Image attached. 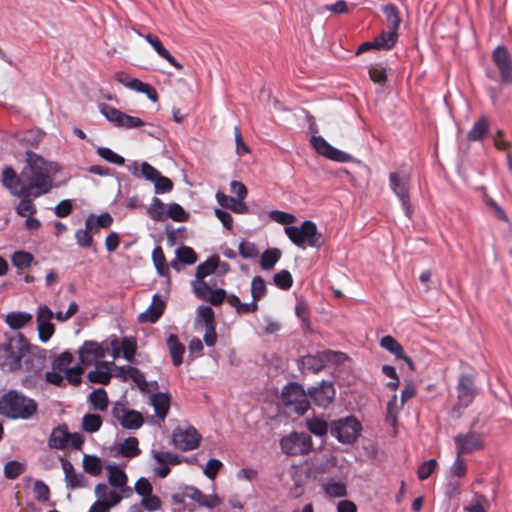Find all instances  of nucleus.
I'll return each instance as SVG.
<instances>
[{
  "mask_svg": "<svg viewBox=\"0 0 512 512\" xmlns=\"http://www.w3.org/2000/svg\"><path fill=\"white\" fill-rule=\"evenodd\" d=\"M59 172L58 164L42 156L26 151L25 165L20 174L10 166L2 171V185L12 196L41 197L53 188L54 175Z\"/></svg>",
  "mask_w": 512,
  "mask_h": 512,
  "instance_id": "obj_1",
  "label": "nucleus"
},
{
  "mask_svg": "<svg viewBox=\"0 0 512 512\" xmlns=\"http://www.w3.org/2000/svg\"><path fill=\"white\" fill-rule=\"evenodd\" d=\"M38 411V403L16 389H9L0 396V415L8 419H32Z\"/></svg>",
  "mask_w": 512,
  "mask_h": 512,
  "instance_id": "obj_2",
  "label": "nucleus"
},
{
  "mask_svg": "<svg viewBox=\"0 0 512 512\" xmlns=\"http://www.w3.org/2000/svg\"><path fill=\"white\" fill-rule=\"evenodd\" d=\"M29 343L21 333L6 335L0 342V370L13 373L22 368V360L28 352Z\"/></svg>",
  "mask_w": 512,
  "mask_h": 512,
  "instance_id": "obj_3",
  "label": "nucleus"
},
{
  "mask_svg": "<svg viewBox=\"0 0 512 512\" xmlns=\"http://www.w3.org/2000/svg\"><path fill=\"white\" fill-rule=\"evenodd\" d=\"M25 375L21 380V385L27 389L35 388L42 380L43 370L45 368L46 357L42 350L29 345L28 352L23 357Z\"/></svg>",
  "mask_w": 512,
  "mask_h": 512,
  "instance_id": "obj_4",
  "label": "nucleus"
},
{
  "mask_svg": "<svg viewBox=\"0 0 512 512\" xmlns=\"http://www.w3.org/2000/svg\"><path fill=\"white\" fill-rule=\"evenodd\" d=\"M284 230L291 242L300 248H319L324 243L323 235L310 220L304 221L300 226H286Z\"/></svg>",
  "mask_w": 512,
  "mask_h": 512,
  "instance_id": "obj_5",
  "label": "nucleus"
},
{
  "mask_svg": "<svg viewBox=\"0 0 512 512\" xmlns=\"http://www.w3.org/2000/svg\"><path fill=\"white\" fill-rule=\"evenodd\" d=\"M361 423L353 416L344 417L330 424V433L340 443L351 444L360 435Z\"/></svg>",
  "mask_w": 512,
  "mask_h": 512,
  "instance_id": "obj_6",
  "label": "nucleus"
},
{
  "mask_svg": "<svg viewBox=\"0 0 512 512\" xmlns=\"http://www.w3.org/2000/svg\"><path fill=\"white\" fill-rule=\"evenodd\" d=\"M312 438L309 434L292 432L280 440V447L288 456L308 454L312 450Z\"/></svg>",
  "mask_w": 512,
  "mask_h": 512,
  "instance_id": "obj_7",
  "label": "nucleus"
},
{
  "mask_svg": "<svg viewBox=\"0 0 512 512\" xmlns=\"http://www.w3.org/2000/svg\"><path fill=\"white\" fill-rule=\"evenodd\" d=\"M308 391L305 392L302 385L290 383L284 387L282 399L286 405H293L298 414H304L310 407Z\"/></svg>",
  "mask_w": 512,
  "mask_h": 512,
  "instance_id": "obj_8",
  "label": "nucleus"
},
{
  "mask_svg": "<svg viewBox=\"0 0 512 512\" xmlns=\"http://www.w3.org/2000/svg\"><path fill=\"white\" fill-rule=\"evenodd\" d=\"M201 435L192 426L177 427L172 433V443L181 451H190L198 448Z\"/></svg>",
  "mask_w": 512,
  "mask_h": 512,
  "instance_id": "obj_9",
  "label": "nucleus"
},
{
  "mask_svg": "<svg viewBox=\"0 0 512 512\" xmlns=\"http://www.w3.org/2000/svg\"><path fill=\"white\" fill-rule=\"evenodd\" d=\"M389 184L393 193L400 200L406 216L410 217L409 177L404 173L392 172L389 175Z\"/></svg>",
  "mask_w": 512,
  "mask_h": 512,
  "instance_id": "obj_10",
  "label": "nucleus"
},
{
  "mask_svg": "<svg viewBox=\"0 0 512 512\" xmlns=\"http://www.w3.org/2000/svg\"><path fill=\"white\" fill-rule=\"evenodd\" d=\"M456 389L458 402L453 408L454 411L464 409L473 402L477 394L474 377L470 374H461Z\"/></svg>",
  "mask_w": 512,
  "mask_h": 512,
  "instance_id": "obj_11",
  "label": "nucleus"
},
{
  "mask_svg": "<svg viewBox=\"0 0 512 512\" xmlns=\"http://www.w3.org/2000/svg\"><path fill=\"white\" fill-rule=\"evenodd\" d=\"M456 454H470L484 448L483 434L470 430L465 434H458L454 437Z\"/></svg>",
  "mask_w": 512,
  "mask_h": 512,
  "instance_id": "obj_12",
  "label": "nucleus"
},
{
  "mask_svg": "<svg viewBox=\"0 0 512 512\" xmlns=\"http://www.w3.org/2000/svg\"><path fill=\"white\" fill-rule=\"evenodd\" d=\"M311 145L320 155L339 163H347L353 160V156L329 144L322 136H313Z\"/></svg>",
  "mask_w": 512,
  "mask_h": 512,
  "instance_id": "obj_13",
  "label": "nucleus"
},
{
  "mask_svg": "<svg viewBox=\"0 0 512 512\" xmlns=\"http://www.w3.org/2000/svg\"><path fill=\"white\" fill-rule=\"evenodd\" d=\"M112 416L119 424L129 430L139 429L143 425V416L136 410H128L124 405L116 403L112 408Z\"/></svg>",
  "mask_w": 512,
  "mask_h": 512,
  "instance_id": "obj_14",
  "label": "nucleus"
},
{
  "mask_svg": "<svg viewBox=\"0 0 512 512\" xmlns=\"http://www.w3.org/2000/svg\"><path fill=\"white\" fill-rule=\"evenodd\" d=\"M155 461L153 472L160 478H165L170 473V466L179 465L182 461L181 458L169 451H155L151 452Z\"/></svg>",
  "mask_w": 512,
  "mask_h": 512,
  "instance_id": "obj_15",
  "label": "nucleus"
},
{
  "mask_svg": "<svg viewBox=\"0 0 512 512\" xmlns=\"http://www.w3.org/2000/svg\"><path fill=\"white\" fill-rule=\"evenodd\" d=\"M107 350L98 342L85 341L78 350L79 360L84 366L97 365L106 356Z\"/></svg>",
  "mask_w": 512,
  "mask_h": 512,
  "instance_id": "obj_16",
  "label": "nucleus"
},
{
  "mask_svg": "<svg viewBox=\"0 0 512 512\" xmlns=\"http://www.w3.org/2000/svg\"><path fill=\"white\" fill-rule=\"evenodd\" d=\"M493 61L501 74L503 84L512 83V62L505 46H497L493 51Z\"/></svg>",
  "mask_w": 512,
  "mask_h": 512,
  "instance_id": "obj_17",
  "label": "nucleus"
},
{
  "mask_svg": "<svg viewBox=\"0 0 512 512\" xmlns=\"http://www.w3.org/2000/svg\"><path fill=\"white\" fill-rule=\"evenodd\" d=\"M54 313L52 310L44 305L40 306L37 310L36 320H37V330L39 339L42 342H47L55 332L54 324L51 322Z\"/></svg>",
  "mask_w": 512,
  "mask_h": 512,
  "instance_id": "obj_18",
  "label": "nucleus"
},
{
  "mask_svg": "<svg viewBox=\"0 0 512 512\" xmlns=\"http://www.w3.org/2000/svg\"><path fill=\"white\" fill-rule=\"evenodd\" d=\"M308 395L315 405L327 407L335 397V388L332 382L322 381L317 386L309 388Z\"/></svg>",
  "mask_w": 512,
  "mask_h": 512,
  "instance_id": "obj_19",
  "label": "nucleus"
},
{
  "mask_svg": "<svg viewBox=\"0 0 512 512\" xmlns=\"http://www.w3.org/2000/svg\"><path fill=\"white\" fill-rule=\"evenodd\" d=\"M106 470L108 472L109 484L119 490L118 492L122 498L129 496L132 493V489L127 486L128 477L125 471L115 464L107 465Z\"/></svg>",
  "mask_w": 512,
  "mask_h": 512,
  "instance_id": "obj_20",
  "label": "nucleus"
},
{
  "mask_svg": "<svg viewBox=\"0 0 512 512\" xmlns=\"http://www.w3.org/2000/svg\"><path fill=\"white\" fill-rule=\"evenodd\" d=\"M184 496L197 502L200 506L210 509L221 504V500L216 494L206 495L194 486H185Z\"/></svg>",
  "mask_w": 512,
  "mask_h": 512,
  "instance_id": "obj_21",
  "label": "nucleus"
},
{
  "mask_svg": "<svg viewBox=\"0 0 512 512\" xmlns=\"http://www.w3.org/2000/svg\"><path fill=\"white\" fill-rule=\"evenodd\" d=\"M337 355V353L331 351L319 355H306L301 358L300 365L304 371L316 373L324 368L325 362L329 361L331 356Z\"/></svg>",
  "mask_w": 512,
  "mask_h": 512,
  "instance_id": "obj_22",
  "label": "nucleus"
},
{
  "mask_svg": "<svg viewBox=\"0 0 512 512\" xmlns=\"http://www.w3.org/2000/svg\"><path fill=\"white\" fill-rule=\"evenodd\" d=\"M380 346L393 354L397 359L404 360L411 370H414V363L410 357H408L403 346L392 336H384L380 341Z\"/></svg>",
  "mask_w": 512,
  "mask_h": 512,
  "instance_id": "obj_23",
  "label": "nucleus"
},
{
  "mask_svg": "<svg viewBox=\"0 0 512 512\" xmlns=\"http://www.w3.org/2000/svg\"><path fill=\"white\" fill-rule=\"evenodd\" d=\"M61 465L68 489L80 488L86 485L85 477L82 474L76 473L73 464L69 460L61 458Z\"/></svg>",
  "mask_w": 512,
  "mask_h": 512,
  "instance_id": "obj_24",
  "label": "nucleus"
},
{
  "mask_svg": "<svg viewBox=\"0 0 512 512\" xmlns=\"http://www.w3.org/2000/svg\"><path fill=\"white\" fill-rule=\"evenodd\" d=\"M165 302L155 294L151 305L139 315L140 322L155 323L163 314Z\"/></svg>",
  "mask_w": 512,
  "mask_h": 512,
  "instance_id": "obj_25",
  "label": "nucleus"
},
{
  "mask_svg": "<svg viewBox=\"0 0 512 512\" xmlns=\"http://www.w3.org/2000/svg\"><path fill=\"white\" fill-rule=\"evenodd\" d=\"M216 199L221 207L230 209L234 213L246 214L249 211L247 205L240 198H234L222 192H217Z\"/></svg>",
  "mask_w": 512,
  "mask_h": 512,
  "instance_id": "obj_26",
  "label": "nucleus"
},
{
  "mask_svg": "<svg viewBox=\"0 0 512 512\" xmlns=\"http://www.w3.org/2000/svg\"><path fill=\"white\" fill-rule=\"evenodd\" d=\"M70 433L67 425H59L55 427L48 439V446L53 449L63 450L68 446V437Z\"/></svg>",
  "mask_w": 512,
  "mask_h": 512,
  "instance_id": "obj_27",
  "label": "nucleus"
},
{
  "mask_svg": "<svg viewBox=\"0 0 512 512\" xmlns=\"http://www.w3.org/2000/svg\"><path fill=\"white\" fill-rule=\"evenodd\" d=\"M197 261V254L188 246H181L176 250V260L171 261V267L177 272L182 269V264L192 265Z\"/></svg>",
  "mask_w": 512,
  "mask_h": 512,
  "instance_id": "obj_28",
  "label": "nucleus"
},
{
  "mask_svg": "<svg viewBox=\"0 0 512 512\" xmlns=\"http://www.w3.org/2000/svg\"><path fill=\"white\" fill-rule=\"evenodd\" d=\"M150 404L153 406L156 416L164 421L170 407V396L167 393H155L150 397Z\"/></svg>",
  "mask_w": 512,
  "mask_h": 512,
  "instance_id": "obj_29",
  "label": "nucleus"
},
{
  "mask_svg": "<svg viewBox=\"0 0 512 512\" xmlns=\"http://www.w3.org/2000/svg\"><path fill=\"white\" fill-rule=\"evenodd\" d=\"M166 343L172 358L173 365L176 367L180 366L183 362L185 346L179 341L178 336L175 334H170L166 339Z\"/></svg>",
  "mask_w": 512,
  "mask_h": 512,
  "instance_id": "obj_30",
  "label": "nucleus"
},
{
  "mask_svg": "<svg viewBox=\"0 0 512 512\" xmlns=\"http://www.w3.org/2000/svg\"><path fill=\"white\" fill-rule=\"evenodd\" d=\"M109 366L110 363L108 362L97 364L96 368L88 373V380L92 383L108 384L112 376Z\"/></svg>",
  "mask_w": 512,
  "mask_h": 512,
  "instance_id": "obj_31",
  "label": "nucleus"
},
{
  "mask_svg": "<svg viewBox=\"0 0 512 512\" xmlns=\"http://www.w3.org/2000/svg\"><path fill=\"white\" fill-rule=\"evenodd\" d=\"M382 12L388 23V29L398 32L402 22L398 8L390 3L383 6Z\"/></svg>",
  "mask_w": 512,
  "mask_h": 512,
  "instance_id": "obj_32",
  "label": "nucleus"
},
{
  "mask_svg": "<svg viewBox=\"0 0 512 512\" xmlns=\"http://www.w3.org/2000/svg\"><path fill=\"white\" fill-rule=\"evenodd\" d=\"M489 121L486 117H481L477 120L472 128L467 133L469 141H481L488 133Z\"/></svg>",
  "mask_w": 512,
  "mask_h": 512,
  "instance_id": "obj_33",
  "label": "nucleus"
},
{
  "mask_svg": "<svg viewBox=\"0 0 512 512\" xmlns=\"http://www.w3.org/2000/svg\"><path fill=\"white\" fill-rule=\"evenodd\" d=\"M398 33L393 30L383 31L378 37L374 39V48L380 50H389L397 42Z\"/></svg>",
  "mask_w": 512,
  "mask_h": 512,
  "instance_id": "obj_34",
  "label": "nucleus"
},
{
  "mask_svg": "<svg viewBox=\"0 0 512 512\" xmlns=\"http://www.w3.org/2000/svg\"><path fill=\"white\" fill-rule=\"evenodd\" d=\"M138 445L139 442L136 437H128L119 446L117 454L125 458H134L138 456L141 452Z\"/></svg>",
  "mask_w": 512,
  "mask_h": 512,
  "instance_id": "obj_35",
  "label": "nucleus"
},
{
  "mask_svg": "<svg viewBox=\"0 0 512 512\" xmlns=\"http://www.w3.org/2000/svg\"><path fill=\"white\" fill-rule=\"evenodd\" d=\"M31 319L32 315L27 312H10L6 315L7 325L14 330L21 329L30 322Z\"/></svg>",
  "mask_w": 512,
  "mask_h": 512,
  "instance_id": "obj_36",
  "label": "nucleus"
},
{
  "mask_svg": "<svg viewBox=\"0 0 512 512\" xmlns=\"http://www.w3.org/2000/svg\"><path fill=\"white\" fill-rule=\"evenodd\" d=\"M89 402L94 410L105 411L108 407V396L104 389L93 390L89 395Z\"/></svg>",
  "mask_w": 512,
  "mask_h": 512,
  "instance_id": "obj_37",
  "label": "nucleus"
},
{
  "mask_svg": "<svg viewBox=\"0 0 512 512\" xmlns=\"http://www.w3.org/2000/svg\"><path fill=\"white\" fill-rule=\"evenodd\" d=\"M20 202L15 207L16 213L21 217H29L37 212L32 196H16Z\"/></svg>",
  "mask_w": 512,
  "mask_h": 512,
  "instance_id": "obj_38",
  "label": "nucleus"
},
{
  "mask_svg": "<svg viewBox=\"0 0 512 512\" xmlns=\"http://www.w3.org/2000/svg\"><path fill=\"white\" fill-rule=\"evenodd\" d=\"M218 268V256H212L196 268V279H204L206 276L213 274Z\"/></svg>",
  "mask_w": 512,
  "mask_h": 512,
  "instance_id": "obj_39",
  "label": "nucleus"
},
{
  "mask_svg": "<svg viewBox=\"0 0 512 512\" xmlns=\"http://www.w3.org/2000/svg\"><path fill=\"white\" fill-rule=\"evenodd\" d=\"M281 257V251L277 248L265 250L260 258V266L263 270H271Z\"/></svg>",
  "mask_w": 512,
  "mask_h": 512,
  "instance_id": "obj_40",
  "label": "nucleus"
},
{
  "mask_svg": "<svg viewBox=\"0 0 512 512\" xmlns=\"http://www.w3.org/2000/svg\"><path fill=\"white\" fill-rule=\"evenodd\" d=\"M306 427L312 434L318 437L325 436L330 428L327 422L319 417L307 419Z\"/></svg>",
  "mask_w": 512,
  "mask_h": 512,
  "instance_id": "obj_41",
  "label": "nucleus"
},
{
  "mask_svg": "<svg viewBox=\"0 0 512 512\" xmlns=\"http://www.w3.org/2000/svg\"><path fill=\"white\" fill-rule=\"evenodd\" d=\"M81 426L85 432L95 433L102 426V418L98 414L86 413L82 418Z\"/></svg>",
  "mask_w": 512,
  "mask_h": 512,
  "instance_id": "obj_42",
  "label": "nucleus"
},
{
  "mask_svg": "<svg viewBox=\"0 0 512 512\" xmlns=\"http://www.w3.org/2000/svg\"><path fill=\"white\" fill-rule=\"evenodd\" d=\"M112 501H105V500H97L95 501L90 509L89 512H109V510L119 504L122 500V496L119 493H113L111 494Z\"/></svg>",
  "mask_w": 512,
  "mask_h": 512,
  "instance_id": "obj_43",
  "label": "nucleus"
},
{
  "mask_svg": "<svg viewBox=\"0 0 512 512\" xmlns=\"http://www.w3.org/2000/svg\"><path fill=\"white\" fill-rule=\"evenodd\" d=\"M156 53L166 61H168L172 66H174L177 70H182L183 65L178 62L175 57H173L170 52L162 45L160 39L157 37L154 42L150 44Z\"/></svg>",
  "mask_w": 512,
  "mask_h": 512,
  "instance_id": "obj_44",
  "label": "nucleus"
},
{
  "mask_svg": "<svg viewBox=\"0 0 512 512\" xmlns=\"http://www.w3.org/2000/svg\"><path fill=\"white\" fill-rule=\"evenodd\" d=\"M152 260L158 274L166 276L169 273V269L166 265V258L160 246H156L153 249Z\"/></svg>",
  "mask_w": 512,
  "mask_h": 512,
  "instance_id": "obj_45",
  "label": "nucleus"
},
{
  "mask_svg": "<svg viewBox=\"0 0 512 512\" xmlns=\"http://www.w3.org/2000/svg\"><path fill=\"white\" fill-rule=\"evenodd\" d=\"M83 468L87 473L97 476L102 472L103 467L100 458L93 455H85L83 457Z\"/></svg>",
  "mask_w": 512,
  "mask_h": 512,
  "instance_id": "obj_46",
  "label": "nucleus"
},
{
  "mask_svg": "<svg viewBox=\"0 0 512 512\" xmlns=\"http://www.w3.org/2000/svg\"><path fill=\"white\" fill-rule=\"evenodd\" d=\"M171 218L174 221L186 222L189 218V214L183 209V207L177 203H171L168 205L167 211L165 212V220Z\"/></svg>",
  "mask_w": 512,
  "mask_h": 512,
  "instance_id": "obj_47",
  "label": "nucleus"
},
{
  "mask_svg": "<svg viewBox=\"0 0 512 512\" xmlns=\"http://www.w3.org/2000/svg\"><path fill=\"white\" fill-rule=\"evenodd\" d=\"M147 213L153 220L164 221L165 211L163 202L159 198L154 197L151 204L149 205Z\"/></svg>",
  "mask_w": 512,
  "mask_h": 512,
  "instance_id": "obj_48",
  "label": "nucleus"
},
{
  "mask_svg": "<svg viewBox=\"0 0 512 512\" xmlns=\"http://www.w3.org/2000/svg\"><path fill=\"white\" fill-rule=\"evenodd\" d=\"M100 111L109 122L119 127L124 112L107 104L100 105Z\"/></svg>",
  "mask_w": 512,
  "mask_h": 512,
  "instance_id": "obj_49",
  "label": "nucleus"
},
{
  "mask_svg": "<svg viewBox=\"0 0 512 512\" xmlns=\"http://www.w3.org/2000/svg\"><path fill=\"white\" fill-rule=\"evenodd\" d=\"M25 470V465L16 460L8 461L4 466V476L9 480L16 479Z\"/></svg>",
  "mask_w": 512,
  "mask_h": 512,
  "instance_id": "obj_50",
  "label": "nucleus"
},
{
  "mask_svg": "<svg viewBox=\"0 0 512 512\" xmlns=\"http://www.w3.org/2000/svg\"><path fill=\"white\" fill-rule=\"evenodd\" d=\"M267 292L266 283L261 276L253 277L251 281V296L253 300H261Z\"/></svg>",
  "mask_w": 512,
  "mask_h": 512,
  "instance_id": "obj_51",
  "label": "nucleus"
},
{
  "mask_svg": "<svg viewBox=\"0 0 512 512\" xmlns=\"http://www.w3.org/2000/svg\"><path fill=\"white\" fill-rule=\"evenodd\" d=\"M73 361V355L68 352L64 351L60 355H58L52 362V368L54 370H58L59 372H66L69 368V365Z\"/></svg>",
  "mask_w": 512,
  "mask_h": 512,
  "instance_id": "obj_52",
  "label": "nucleus"
},
{
  "mask_svg": "<svg viewBox=\"0 0 512 512\" xmlns=\"http://www.w3.org/2000/svg\"><path fill=\"white\" fill-rule=\"evenodd\" d=\"M33 255L26 251H16L13 253L11 261L19 269L27 268L33 262Z\"/></svg>",
  "mask_w": 512,
  "mask_h": 512,
  "instance_id": "obj_53",
  "label": "nucleus"
},
{
  "mask_svg": "<svg viewBox=\"0 0 512 512\" xmlns=\"http://www.w3.org/2000/svg\"><path fill=\"white\" fill-rule=\"evenodd\" d=\"M324 490L331 497H344L346 495V485L340 481H327L324 484Z\"/></svg>",
  "mask_w": 512,
  "mask_h": 512,
  "instance_id": "obj_54",
  "label": "nucleus"
},
{
  "mask_svg": "<svg viewBox=\"0 0 512 512\" xmlns=\"http://www.w3.org/2000/svg\"><path fill=\"white\" fill-rule=\"evenodd\" d=\"M273 282L278 288L288 290L293 284V278L288 270H281L273 276Z\"/></svg>",
  "mask_w": 512,
  "mask_h": 512,
  "instance_id": "obj_55",
  "label": "nucleus"
},
{
  "mask_svg": "<svg viewBox=\"0 0 512 512\" xmlns=\"http://www.w3.org/2000/svg\"><path fill=\"white\" fill-rule=\"evenodd\" d=\"M121 350L123 357L128 361L132 362L136 353V341L132 337H124L121 341Z\"/></svg>",
  "mask_w": 512,
  "mask_h": 512,
  "instance_id": "obj_56",
  "label": "nucleus"
},
{
  "mask_svg": "<svg viewBox=\"0 0 512 512\" xmlns=\"http://www.w3.org/2000/svg\"><path fill=\"white\" fill-rule=\"evenodd\" d=\"M196 322H203L205 327L214 326V311L210 306H199Z\"/></svg>",
  "mask_w": 512,
  "mask_h": 512,
  "instance_id": "obj_57",
  "label": "nucleus"
},
{
  "mask_svg": "<svg viewBox=\"0 0 512 512\" xmlns=\"http://www.w3.org/2000/svg\"><path fill=\"white\" fill-rule=\"evenodd\" d=\"M369 76L373 82L383 85L387 79L386 68L380 63L374 64L369 68Z\"/></svg>",
  "mask_w": 512,
  "mask_h": 512,
  "instance_id": "obj_58",
  "label": "nucleus"
},
{
  "mask_svg": "<svg viewBox=\"0 0 512 512\" xmlns=\"http://www.w3.org/2000/svg\"><path fill=\"white\" fill-rule=\"evenodd\" d=\"M34 497L39 502H47L50 498V489L42 480H36L33 486Z\"/></svg>",
  "mask_w": 512,
  "mask_h": 512,
  "instance_id": "obj_59",
  "label": "nucleus"
},
{
  "mask_svg": "<svg viewBox=\"0 0 512 512\" xmlns=\"http://www.w3.org/2000/svg\"><path fill=\"white\" fill-rule=\"evenodd\" d=\"M97 154L104 160L116 165H123L125 162L122 156L118 155L117 153H115L114 151L107 147H99L97 149Z\"/></svg>",
  "mask_w": 512,
  "mask_h": 512,
  "instance_id": "obj_60",
  "label": "nucleus"
},
{
  "mask_svg": "<svg viewBox=\"0 0 512 512\" xmlns=\"http://www.w3.org/2000/svg\"><path fill=\"white\" fill-rule=\"evenodd\" d=\"M462 455L457 454L455 461L449 469V477H458L462 478L466 475L467 466L464 460L461 458Z\"/></svg>",
  "mask_w": 512,
  "mask_h": 512,
  "instance_id": "obj_61",
  "label": "nucleus"
},
{
  "mask_svg": "<svg viewBox=\"0 0 512 512\" xmlns=\"http://www.w3.org/2000/svg\"><path fill=\"white\" fill-rule=\"evenodd\" d=\"M192 288L197 298L201 300H206V298L212 291L210 286L207 284V282H205L204 279H195L192 282Z\"/></svg>",
  "mask_w": 512,
  "mask_h": 512,
  "instance_id": "obj_62",
  "label": "nucleus"
},
{
  "mask_svg": "<svg viewBox=\"0 0 512 512\" xmlns=\"http://www.w3.org/2000/svg\"><path fill=\"white\" fill-rule=\"evenodd\" d=\"M437 467V461L435 459H429L427 461H424L417 470V476L419 480H426L428 479L433 471Z\"/></svg>",
  "mask_w": 512,
  "mask_h": 512,
  "instance_id": "obj_63",
  "label": "nucleus"
},
{
  "mask_svg": "<svg viewBox=\"0 0 512 512\" xmlns=\"http://www.w3.org/2000/svg\"><path fill=\"white\" fill-rule=\"evenodd\" d=\"M93 235L86 229H78L75 232V240L79 247L89 248L93 244Z\"/></svg>",
  "mask_w": 512,
  "mask_h": 512,
  "instance_id": "obj_64",
  "label": "nucleus"
}]
</instances>
